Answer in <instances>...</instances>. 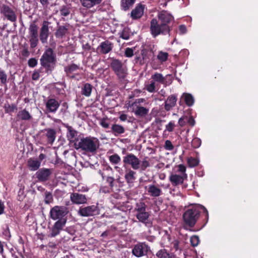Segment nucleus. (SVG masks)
Segmentation results:
<instances>
[{"label": "nucleus", "instance_id": "1", "mask_svg": "<svg viewBox=\"0 0 258 258\" xmlns=\"http://www.w3.org/2000/svg\"><path fill=\"white\" fill-rule=\"evenodd\" d=\"M200 209H202L208 217V212L206 208L202 205L193 207L188 209L183 215V219L184 223L190 227H193L199 218Z\"/></svg>", "mask_w": 258, "mask_h": 258}, {"label": "nucleus", "instance_id": "2", "mask_svg": "<svg viewBox=\"0 0 258 258\" xmlns=\"http://www.w3.org/2000/svg\"><path fill=\"white\" fill-rule=\"evenodd\" d=\"M76 149H81L88 153H94L99 147L98 140L91 137L81 139L75 143Z\"/></svg>", "mask_w": 258, "mask_h": 258}, {"label": "nucleus", "instance_id": "3", "mask_svg": "<svg viewBox=\"0 0 258 258\" xmlns=\"http://www.w3.org/2000/svg\"><path fill=\"white\" fill-rule=\"evenodd\" d=\"M40 61L41 65L46 69L47 73L51 72L54 68L56 61L55 54L53 50L50 48L46 49Z\"/></svg>", "mask_w": 258, "mask_h": 258}, {"label": "nucleus", "instance_id": "4", "mask_svg": "<svg viewBox=\"0 0 258 258\" xmlns=\"http://www.w3.org/2000/svg\"><path fill=\"white\" fill-rule=\"evenodd\" d=\"M150 31L153 37L156 38L160 35L169 34L170 28L169 26L162 24L157 19L154 18L150 22Z\"/></svg>", "mask_w": 258, "mask_h": 258}, {"label": "nucleus", "instance_id": "5", "mask_svg": "<svg viewBox=\"0 0 258 258\" xmlns=\"http://www.w3.org/2000/svg\"><path fill=\"white\" fill-rule=\"evenodd\" d=\"M175 173H171L169 176V180L174 186L183 183L186 179L187 175L186 173V167L183 164H179L176 167Z\"/></svg>", "mask_w": 258, "mask_h": 258}, {"label": "nucleus", "instance_id": "6", "mask_svg": "<svg viewBox=\"0 0 258 258\" xmlns=\"http://www.w3.org/2000/svg\"><path fill=\"white\" fill-rule=\"evenodd\" d=\"M110 66L119 80L124 79L127 76L128 74L127 67L121 60L113 58Z\"/></svg>", "mask_w": 258, "mask_h": 258}, {"label": "nucleus", "instance_id": "7", "mask_svg": "<svg viewBox=\"0 0 258 258\" xmlns=\"http://www.w3.org/2000/svg\"><path fill=\"white\" fill-rule=\"evenodd\" d=\"M170 75H169V76ZM168 75L164 77L161 73L156 72L151 76V79L150 84L145 85V89L150 93H154L156 92V88L158 84H162L164 86H167V82L166 80Z\"/></svg>", "mask_w": 258, "mask_h": 258}, {"label": "nucleus", "instance_id": "8", "mask_svg": "<svg viewBox=\"0 0 258 258\" xmlns=\"http://www.w3.org/2000/svg\"><path fill=\"white\" fill-rule=\"evenodd\" d=\"M100 210L97 205L82 206L78 211V214L82 217H91L99 215Z\"/></svg>", "mask_w": 258, "mask_h": 258}, {"label": "nucleus", "instance_id": "9", "mask_svg": "<svg viewBox=\"0 0 258 258\" xmlns=\"http://www.w3.org/2000/svg\"><path fill=\"white\" fill-rule=\"evenodd\" d=\"M67 208L64 206H55L50 209V217L53 220L64 219V217L68 214Z\"/></svg>", "mask_w": 258, "mask_h": 258}, {"label": "nucleus", "instance_id": "10", "mask_svg": "<svg viewBox=\"0 0 258 258\" xmlns=\"http://www.w3.org/2000/svg\"><path fill=\"white\" fill-rule=\"evenodd\" d=\"M1 14L8 20L15 22L17 20L15 12L10 6L2 4L0 7Z\"/></svg>", "mask_w": 258, "mask_h": 258}, {"label": "nucleus", "instance_id": "11", "mask_svg": "<svg viewBox=\"0 0 258 258\" xmlns=\"http://www.w3.org/2000/svg\"><path fill=\"white\" fill-rule=\"evenodd\" d=\"M123 162L125 164L130 165L134 170L140 169L141 161L133 154H128L123 157Z\"/></svg>", "mask_w": 258, "mask_h": 258}, {"label": "nucleus", "instance_id": "12", "mask_svg": "<svg viewBox=\"0 0 258 258\" xmlns=\"http://www.w3.org/2000/svg\"><path fill=\"white\" fill-rule=\"evenodd\" d=\"M44 102L46 111L48 113H55L60 106L58 101L50 97L45 99Z\"/></svg>", "mask_w": 258, "mask_h": 258}, {"label": "nucleus", "instance_id": "13", "mask_svg": "<svg viewBox=\"0 0 258 258\" xmlns=\"http://www.w3.org/2000/svg\"><path fill=\"white\" fill-rule=\"evenodd\" d=\"M150 247L144 242L135 245L132 249L133 254L137 257H141L147 254Z\"/></svg>", "mask_w": 258, "mask_h": 258}, {"label": "nucleus", "instance_id": "14", "mask_svg": "<svg viewBox=\"0 0 258 258\" xmlns=\"http://www.w3.org/2000/svg\"><path fill=\"white\" fill-rule=\"evenodd\" d=\"M157 17L158 21L162 24H165L167 26L173 21L174 18L171 14L166 11H161L158 13Z\"/></svg>", "mask_w": 258, "mask_h": 258}, {"label": "nucleus", "instance_id": "15", "mask_svg": "<svg viewBox=\"0 0 258 258\" xmlns=\"http://www.w3.org/2000/svg\"><path fill=\"white\" fill-rule=\"evenodd\" d=\"M113 47V44L111 42L105 40L100 44L97 48V51L99 54H106L110 52Z\"/></svg>", "mask_w": 258, "mask_h": 258}, {"label": "nucleus", "instance_id": "16", "mask_svg": "<svg viewBox=\"0 0 258 258\" xmlns=\"http://www.w3.org/2000/svg\"><path fill=\"white\" fill-rule=\"evenodd\" d=\"M70 200L73 204L76 205L85 204L88 201V199L85 195L78 192L71 194Z\"/></svg>", "mask_w": 258, "mask_h": 258}, {"label": "nucleus", "instance_id": "17", "mask_svg": "<svg viewBox=\"0 0 258 258\" xmlns=\"http://www.w3.org/2000/svg\"><path fill=\"white\" fill-rule=\"evenodd\" d=\"M50 23L48 21L43 22L40 32V39L42 43H46L49 36V31L48 26Z\"/></svg>", "mask_w": 258, "mask_h": 258}, {"label": "nucleus", "instance_id": "18", "mask_svg": "<svg viewBox=\"0 0 258 258\" xmlns=\"http://www.w3.org/2000/svg\"><path fill=\"white\" fill-rule=\"evenodd\" d=\"M42 138H46L48 144L52 145L55 140L56 131L53 128H46L42 131Z\"/></svg>", "mask_w": 258, "mask_h": 258}, {"label": "nucleus", "instance_id": "19", "mask_svg": "<svg viewBox=\"0 0 258 258\" xmlns=\"http://www.w3.org/2000/svg\"><path fill=\"white\" fill-rule=\"evenodd\" d=\"M51 170L47 168H42L36 173L37 178L40 181L47 180L51 174Z\"/></svg>", "mask_w": 258, "mask_h": 258}, {"label": "nucleus", "instance_id": "20", "mask_svg": "<svg viewBox=\"0 0 258 258\" xmlns=\"http://www.w3.org/2000/svg\"><path fill=\"white\" fill-rule=\"evenodd\" d=\"M145 188L148 191V195L151 197H158L162 194L161 189L154 184H150Z\"/></svg>", "mask_w": 258, "mask_h": 258}, {"label": "nucleus", "instance_id": "21", "mask_svg": "<svg viewBox=\"0 0 258 258\" xmlns=\"http://www.w3.org/2000/svg\"><path fill=\"white\" fill-rule=\"evenodd\" d=\"M144 7L142 5L139 4L133 9L131 13V17L133 19L140 18L144 14Z\"/></svg>", "mask_w": 258, "mask_h": 258}, {"label": "nucleus", "instance_id": "22", "mask_svg": "<svg viewBox=\"0 0 258 258\" xmlns=\"http://www.w3.org/2000/svg\"><path fill=\"white\" fill-rule=\"evenodd\" d=\"M17 117L18 120L24 121H30L33 119L31 114L25 109L20 110L18 112Z\"/></svg>", "mask_w": 258, "mask_h": 258}, {"label": "nucleus", "instance_id": "23", "mask_svg": "<svg viewBox=\"0 0 258 258\" xmlns=\"http://www.w3.org/2000/svg\"><path fill=\"white\" fill-rule=\"evenodd\" d=\"M177 101V97L174 95L169 96L165 102V109L167 111L170 110L175 105Z\"/></svg>", "mask_w": 258, "mask_h": 258}, {"label": "nucleus", "instance_id": "24", "mask_svg": "<svg viewBox=\"0 0 258 258\" xmlns=\"http://www.w3.org/2000/svg\"><path fill=\"white\" fill-rule=\"evenodd\" d=\"M67 128V137L68 140L71 142L76 141L78 136V132L75 130L72 126L67 124L65 125Z\"/></svg>", "mask_w": 258, "mask_h": 258}, {"label": "nucleus", "instance_id": "25", "mask_svg": "<svg viewBox=\"0 0 258 258\" xmlns=\"http://www.w3.org/2000/svg\"><path fill=\"white\" fill-rule=\"evenodd\" d=\"M102 0H80L82 6L87 9H90L99 5Z\"/></svg>", "mask_w": 258, "mask_h": 258}, {"label": "nucleus", "instance_id": "26", "mask_svg": "<svg viewBox=\"0 0 258 258\" xmlns=\"http://www.w3.org/2000/svg\"><path fill=\"white\" fill-rule=\"evenodd\" d=\"M149 216L150 214L146 212V211L137 213L136 214V217L139 221L142 223H145L146 225H149L150 224V223L148 222Z\"/></svg>", "mask_w": 258, "mask_h": 258}, {"label": "nucleus", "instance_id": "27", "mask_svg": "<svg viewBox=\"0 0 258 258\" xmlns=\"http://www.w3.org/2000/svg\"><path fill=\"white\" fill-rule=\"evenodd\" d=\"M40 161H38L37 159L30 158L27 162L28 167L31 171L37 170L40 167Z\"/></svg>", "mask_w": 258, "mask_h": 258}, {"label": "nucleus", "instance_id": "28", "mask_svg": "<svg viewBox=\"0 0 258 258\" xmlns=\"http://www.w3.org/2000/svg\"><path fill=\"white\" fill-rule=\"evenodd\" d=\"M136 172L133 170L129 169L126 170L124 175L125 179L128 184H132L134 183L136 179Z\"/></svg>", "mask_w": 258, "mask_h": 258}, {"label": "nucleus", "instance_id": "29", "mask_svg": "<svg viewBox=\"0 0 258 258\" xmlns=\"http://www.w3.org/2000/svg\"><path fill=\"white\" fill-rule=\"evenodd\" d=\"M136 0H121L120 2V7L121 10L127 11L131 8L135 3Z\"/></svg>", "mask_w": 258, "mask_h": 258}, {"label": "nucleus", "instance_id": "30", "mask_svg": "<svg viewBox=\"0 0 258 258\" xmlns=\"http://www.w3.org/2000/svg\"><path fill=\"white\" fill-rule=\"evenodd\" d=\"M111 130L115 136L123 134L125 132L124 128L122 125L118 124H113L111 126Z\"/></svg>", "mask_w": 258, "mask_h": 258}, {"label": "nucleus", "instance_id": "31", "mask_svg": "<svg viewBox=\"0 0 258 258\" xmlns=\"http://www.w3.org/2000/svg\"><path fill=\"white\" fill-rule=\"evenodd\" d=\"M79 69V66L75 63L69 64L64 68V71L66 72L67 76H70V75L74 72L77 71Z\"/></svg>", "mask_w": 258, "mask_h": 258}, {"label": "nucleus", "instance_id": "32", "mask_svg": "<svg viewBox=\"0 0 258 258\" xmlns=\"http://www.w3.org/2000/svg\"><path fill=\"white\" fill-rule=\"evenodd\" d=\"M38 27L35 23L31 24L28 29L29 37H38Z\"/></svg>", "mask_w": 258, "mask_h": 258}, {"label": "nucleus", "instance_id": "33", "mask_svg": "<svg viewBox=\"0 0 258 258\" xmlns=\"http://www.w3.org/2000/svg\"><path fill=\"white\" fill-rule=\"evenodd\" d=\"M92 90V86L89 83H86L82 89L81 93L83 95L89 97L91 95Z\"/></svg>", "mask_w": 258, "mask_h": 258}, {"label": "nucleus", "instance_id": "34", "mask_svg": "<svg viewBox=\"0 0 258 258\" xmlns=\"http://www.w3.org/2000/svg\"><path fill=\"white\" fill-rule=\"evenodd\" d=\"M182 97L187 106H191L194 104L195 100L194 97L190 94L183 93Z\"/></svg>", "mask_w": 258, "mask_h": 258}, {"label": "nucleus", "instance_id": "35", "mask_svg": "<svg viewBox=\"0 0 258 258\" xmlns=\"http://www.w3.org/2000/svg\"><path fill=\"white\" fill-rule=\"evenodd\" d=\"M149 112V109L142 106H137L136 110L135 111V114L139 116H145Z\"/></svg>", "mask_w": 258, "mask_h": 258}, {"label": "nucleus", "instance_id": "36", "mask_svg": "<svg viewBox=\"0 0 258 258\" xmlns=\"http://www.w3.org/2000/svg\"><path fill=\"white\" fill-rule=\"evenodd\" d=\"M156 255L158 258H173L171 254L169 253L165 249L159 250Z\"/></svg>", "mask_w": 258, "mask_h": 258}, {"label": "nucleus", "instance_id": "37", "mask_svg": "<svg viewBox=\"0 0 258 258\" xmlns=\"http://www.w3.org/2000/svg\"><path fill=\"white\" fill-rule=\"evenodd\" d=\"M68 28L63 26H59L55 32V36L57 38H62L67 32Z\"/></svg>", "mask_w": 258, "mask_h": 258}, {"label": "nucleus", "instance_id": "38", "mask_svg": "<svg viewBox=\"0 0 258 258\" xmlns=\"http://www.w3.org/2000/svg\"><path fill=\"white\" fill-rule=\"evenodd\" d=\"M119 37L124 40H128L132 35L130 29L128 28H124L119 33Z\"/></svg>", "mask_w": 258, "mask_h": 258}, {"label": "nucleus", "instance_id": "39", "mask_svg": "<svg viewBox=\"0 0 258 258\" xmlns=\"http://www.w3.org/2000/svg\"><path fill=\"white\" fill-rule=\"evenodd\" d=\"M5 112L8 113L14 112L17 110V106L15 104H7L5 105Z\"/></svg>", "mask_w": 258, "mask_h": 258}, {"label": "nucleus", "instance_id": "40", "mask_svg": "<svg viewBox=\"0 0 258 258\" xmlns=\"http://www.w3.org/2000/svg\"><path fill=\"white\" fill-rule=\"evenodd\" d=\"M109 160L112 164H118L120 162L121 158L118 154H114L109 156Z\"/></svg>", "mask_w": 258, "mask_h": 258}, {"label": "nucleus", "instance_id": "41", "mask_svg": "<svg viewBox=\"0 0 258 258\" xmlns=\"http://www.w3.org/2000/svg\"><path fill=\"white\" fill-rule=\"evenodd\" d=\"M147 206L143 202H140L136 204L135 211L137 213L142 212L146 211Z\"/></svg>", "mask_w": 258, "mask_h": 258}, {"label": "nucleus", "instance_id": "42", "mask_svg": "<svg viewBox=\"0 0 258 258\" xmlns=\"http://www.w3.org/2000/svg\"><path fill=\"white\" fill-rule=\"evenodd\" d=\"M66 223V219H59L54 224L53 226L56 228V229H58L61 231L63 227L64 226Z\"/></svg>", "mask_w": 258, "mask_h": 258}, {"label": "nucleus", "instance_id": "43", "mask_svg": "<svg viewBox=\"0 0 258 258\" xmlns=\"http://www.w3.org/2000/svg\"><path fill=\"white\" fill-rule=\"evenodd\" d=\"M8 76L5 71L0 68V82L3 85H6Z\"/></svg>", "mask_w": 258, "mask_h": 258}, {"label": "nucleus", "instance_id": "44", "mask_svg": "<svg viewBox=\"0 0 258 258\" xmlns=\"http://www.w3.org/2000/svg\"><path fill=\"white\" fill-rule=\"evenodd\" d=\"M187 163L190 167H194L199 164V160L196 158L190 157L188 159Z\"/></svg>", "mask_w": 258, "mask_h": 258}, {"label": "nucleus", "instance_id": "45", "mask_svg": "<svg viewBox=\"0 0 258 258\" xmlns=\"http://www.w3.org/2000/svg\"><path fill=\"white\" fill-rule=\"evenodd\" d=\"M147 158L146 157L142 161H141L140 169L141 170L144 171L147 168L150 166V163L147 160Z\"/></svg>", "mask_w": 258, "mask_h": 258}, {"label": "nucleus", "instance_id": "46", "mask_svg": "<svg viewBox=\"0 0 258 258\" xmlns=\"http://www.w3.org/2000/svg\"><path fill=\"white\" fill-rule=\"evenodd\" d=\"M168 56V53L163 51H160L157 55V58L160 61L164 62L167 59Z\"/></svg>", "mask_w": 258, "mask_h": 258}, {"label": "nucleus", "instance_id": "47", "mask_svg": "<svg viewBox=\"0 0 258 258\" xmlns=\"http://www.w3.org/2000/svg\"><path fill=\"white\" fill-rule=\"evenodd\" d=\"M53 201V197L50 192H45L44 202L46 204H50Z\"/></svg>", "mask_w": 258, "mask_h": 258}, {"label": "nucleus", "instance_id": "48", "mask_svg": "<svg viewBox=\"0 0 258 258\" xmlns=\"http://www.w3.org/2000/svg\"><path fill=\"white\" fill-rule=\"evenodd\" d=\"M190 243H191V244L192 245V246L195 247V246H197L199 244V242H200V239L198 236L194 235L190 237Z\"/></svg>", "mask_w": 258, "mask_h": 258}, {"label": "nucleus", "instance_id": "49", "mask_svg": "<svg viewBox=\"0 0 258 258\" xmlns=\"http://www.w3.org/2000/svg\"><path fill=\"white\" fill-rule=\"evenodd\" d=\"M201 140L198 138H195L191 142V145L195 148H198L201 145Z\"/></svg>", "mask_w": 258, "mask_h": 258}, {"label": "nucleus", "instance_id": "50", "mask_svg": "<svg viewBox=\"0 0 258 258\" xmlns=\"http://www.w3.org/2000/svg\"><path fill=\"white\" fill-rule=\"evenodd\" d=\"M29 41L31 47L35 48L37 45L38 42V37H29Z\"/></svg>", "mask_w": 258, "mask_h": 258}, {"label": "nucleus", "instance_id": "51", "mask_svg": "<svg viewBox=\"0 0 258 258\" xmlns=\"http://www.w3.org/2000/svg\"><path fill=\"white\" fill-rule=\"evenodd\" d=\"M164 147L166 150L168 151H172L174 149L173 145L169 140H166L165 141Z\"/></svg>", "mask_w": 258, "mask_h": 258}, {"label": "nucleus", "instance_id": "52", "mask_svg": "<svg viewBox=\"0 0 258 258\" xmlns=\"http://www.w3.org/2000/svg\"><path fill=\"white\" fill-rule=\"evenodd\" d=\"M60 231L57 229H56L53 226L51 229V232L50 233L49 236L50 237H54L56 235H58L60 233Z\"/></svg>", "mask_w": 258, "mask_h": 258}, {"label": "nucleus", "instance_id": "53", "mask_svg": "<svg viewBox=\"0 0 258 258\" xmlns=\"http://www.w3.org/2000/svg\"><path fill=\"white\" fill-rule=\"evenodd\" d=\"M37 60L35 58H31L28 60V66L31 68H34L37 64Z\"/></svg>", "mask_w": 258, "mask_h": 258}, {"label": "nucleus", "instance_id": "54", "mask_svg": "<svg viewBox=\"0 0 258 258\" xmlns=\"http://www.w3.org/2000/svg\"><path fill=\"white\" fill-rule=\"evenodd\" d=\"M124 54L126 57H132L134 55V49L132 48H126L125 50Z\"/></svg>", "mask_w": 258, "mask_h": 258}, {"label": "nucleus", "instance_id": "55", "mask_svg": "<svg viewBox=\"0 0 258 258\" xmlns=\"http://www.w3.org/2000/svg\"><path fill=\"white\" fill-rule=\"evenodd\" d=\"M41 72L40 70H35L34 71L32 78L33 80H38L40 78V73Z\"/></svg>", "mask_w": 258, "mask_h": 258}, {"label": "nucleus", "instance_id": "56", "mask_svg": "<svg viewBox=\"0 0 258 258\" xmlns=\"http://www.w3.org/2000/svg\"><path fill=\"white\" fill-rule=\"evenodd\" d=\"M186 118H187L186 116H183L179 119L178 124L180 126H183L186 124L187 122Z\"/></svg>", "mask_w": 258, "mask_h": 258}, {"label": "nucleus", "instance_id": "57", "mask_svg": "<svg viewBox=\"0 0 258 258\" xmlns=\"http://www.w3.org/2000/svg\"><path fill=\"white\" fill-rule=\"evenodd\" d=\"M175 126L174 123L170 121L168 124L166 125V129L168 132H172Z\"/></svg>", "mask_w": 258, "mask_h": 258}, {"label": "nucleus", "instance_id": "58", "mask_svg": "<svg viewBox=\"0 0 258 258\" xmlns=\"http://www.w3.org/2000/svg\"><path fill=\"white\" fill-rule=\"evenodd\" d=\"M186 122H188L191 126H194L195 124V120L192 116H187L186 118Z\"/></svg>", "mask_w": 258, "mask_h": 258}, {"label": "nucleus", "instance_id": "59", "mask_svg": "<svg viewBox=\"0 0 258 258\" xmlns=\"http://www.w3.org/2000/svg\"><path fill=\"white\" fill-rule=\"evenodd\" d=\"M100 125L105 128H107L109 127V123L105 119H102L100 122Z\"/></svg>", "mask_w": 258, "mask_h": 258}, {"label": "nucleus", "instance_id": "60", "mask_svg": "<svg viewBox=\"0 0 258 258\" xmlns=\"http://www.w3.org/2000/svg\"><path fill=\"white\" fill-rule=\"evenodd\" d=\"M60 12L61 15L63 16H67L70 14V11L66 8L61 9Z\"/></svg>", "mask_w": 258, "mask_h": 258}, {"label": "nucleus", "instance_id": "61", "mask_svg": "<svg viewBox=\"0 0 258 258\" xmlns=\"http://www.w3.org/2000/svg\"><path fill=\"white\" fill-rule=\"evenodd\" d=\"M114 181V179L112 177L108 176L106 178V181L109 184V185L111 187H112L113 186Z\"/></svg>", "mask_w": 258, "mask_h": 258}, {"label": "nucleus", "instance_id": "62", "mask_svg": "<svg viewBox=\"0 0 258 258\" xmlns=\"http://www.w3.org/2000/svg\"><path fill=\"white\" fill-rule=\"evenodd\" d=\"M180 33L182 34H184L186 32V28L184 25H180L179 27Z\"/></svg>", "mask_w": 258, "mask_h": 258}, {"label": "nucleus", "instance_id": "63", "mask_svg": "<svg viewBox=\"0 0 258 258\" xmlns=\"http://www.w3.org/2000/svg\"><path fill=\"white\" fill-rule=\"evenodd\" d=\"M40 2L43 8H47L49 4V0H40Z\"/></svg>", "mask_w": 258, "mask_h": 258}, {"label": "nucleus", "instance_id": "64", "mask_svg": "<svg viewBox=\"0 0 258 258\" xmlns=\"http://www.w3.org/2000/svg\"><path fill=\"white\" fill-rule=\"evenodd\" d=\"M5 206L4 203L0 200V215L2 214L4 212Z\"/></svg>", "mask_w": 258, "mask_h": 258}]
</instances>
